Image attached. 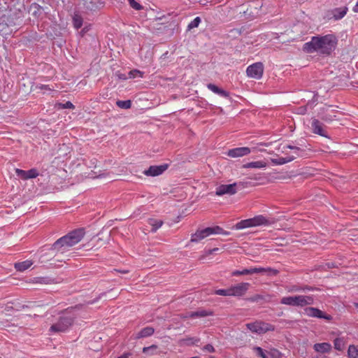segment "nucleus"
<instances>
[{
	"label": "nucleus",
	"instance_id": "nucleus-1",
	"mask_svg": "<svg viewBox=\"0 0 358 358\" xmlns=\"http://www.w3.org/2000/svg\"><path fill=\"white\" fill-rule=\"evenodd\" d=\"M336 43V38L332 34H327L323 36H313L310 41L304 44L303 50L310 53L317 52L321 54L329 55L335 49Z\"/></svg>",
	"mask_w": 358,
	"mask_h": 358
},
{
	"label": "nucleus",
	"instance_id": "nucleus-2",
	"mask_svg": "<svg viewBox=\"0 0 358 358\" xmlns=\"http://www.w3.org/2000/svg\"><path fill=\"white\" fill-rule=\"evenodd\" d=\"M85 234L83 229H79L69 233L67 235L58 239L54 244L53 248L58 251L64 250L79 243Z\"/></svg>",
	"mask_w": 358,
	"mask_h": 358
},
{
	"label": "nucleus",
	"instance_id": "nucleus-3",
	"mask_svg": "<svg viewBox=\"0 0 358 358\" xmlns=\"http://www.w3.org/2000/svg\"><path fill=\"white\" fill-rule=\"evenodd\" d=\"M72 309H67L59 316L58 320L50 328L51 333H60L66 331L73 324L74 316L71 314Z\"/></svg>",
	"mask_w": 358,
	"mask_h": 358
},
{
	"label": "nucleus",
	"instance_id": "nucleus-4",
	"mask_svg": "<svg viewBox=\"0 0 358 358\" xmlns=\"http://www.w3.org/2000/svg\"><path fill=\"white\" fill-rule=\"evenodd\" d=\"M271 222L265 216L259 215L254 217L241 220L236 224L235 229L241 230L250 227H256L260 226H268Z\"/></svg>",
	"mask_w": 358,
	"mask_h": 358
},
{
	"label": "nucleus",
	"instance_id": "nucleus-5",
	"mask_svg": "<svg viewBox=\"0 0 358 358\" xmlns=\"http://www.w3.org/2000/svg\"><path fill=\"white\" fill-rule=\"evenodd\" d=\"M314 299L312 296L306 295L284 296L280 300L282 304L299 307L312 305Z\"/></svg>",
	"mask_w": 358,
	"mask_h": 358
},
{
	"label": "nucleus",
	"instance_id": "nucleus-6",
	"mask_svg": "<svg viewBox=\"0 0 358 358\" xmlns=\"http://www.w3.org/2000/svg\"><path fill=\"white\" fill-rule=\"evenodd\" d=\"M212 234H228V233L224 231L222 228L218 226L207 227L201 230H197L192 235L190 241L191 242H199Z\"/></svg>",
	"mask_w": 358,
	"mask_h": 358
},
{
	"label": "nucleus",
	"instance_id": "nucleus-7",
	"mask_svg": "<svg viewBox=\"0 0 358 358\" xmlns=\"http://www.w3.org/2000/svg\"><path fill=\"white\" fill-rule=\"evenodd\" d=\"M245 326L252 333L257 334H263L268 331H273L275 330V327L273 325L261 320L248 323Z\"/></svg>",
	"mask_w": 358,
	"mask_h": 358
},
{
	"label": "nucleus",
	"instance_id": "nucleus-8",
	"mask_svg": "<svg viewBox=\"0 0 358 358\" xmlns=\"http://www.w3.org/2000/svg\"><path fill=\"white\" fill-rule=\"evenodd\" d=\"M264 73V65L262 62L254 63L246 69V74L249 78L259 80L262 78Z\"/></svg>",
	"mask_w": 358,
	"mask_h": 358
},
{
	"label": "nucleus",
	"instance_id": "nucleus-9",
	"mask_svg": "<svg viewBox=\"0 0 358 358\" xmlns=\"http://www.w3.org/2000/svg\"><path fill=\"white\" fill-rule=\"evenodd\" d=\"M266 272H273L274 274H276V271L271 269V268H263V267H254L245 268L242 271H234L232 272V275L237 276L241 275H250L254 273H263Z\"/></svg>",
	"mask_w": 358,
	"mask_h": 358
},
{
	"label": "nucleus",
	"instance_id": "nucleus-10",
	"mask_svg": "<svg viewBox=\"0 0 358 358\" xmlns=\"http://www.w3.org/2000/svg\"><path fill=\"white\" fill-rule=\"evenodd\" d=\"M250 287L248 282H240L229 287L231 296L240 297L243 296Z\"/></svg>",
	"mask_w": 358,
	"mask_h": 358
},
{
	"label": "nucleus",
	"instance_id": "nucleus-11",
	"mask_svg": "<svg viewBox=\"0 0 358 358\" xmlns=\"http://www.w3.org/2000/svg\"><path fill=\"white\" fill-rule=\"evenodd\" d=\"M238 183L221 185L216 188L215 194L222 196L224 194L233 195L237 192Z\"/></svg>",
	"mask_w": 358,
	"mask_h": 358
},
{
	"label": "nucleus",
	"instance_id": "nucleus-12",
	"mask_svg": "<svg viewBox=\"0 0 358 358\" xmlns=\"http://www.w3.org/2000/svg\"><path fill=\"white\" fill-rule=\"evenodd\" d=\"M250 152V148L248 147H240L229 150L227 152V155L230 157L236 158L246 156Z\"/></svg>",
	"mask_w": 358,
	"mask_h": 358
},
{
	"label": "nucleus",
	"instance_id": "nucleus-13",
	"mask_svg": "<svg viewBox=\"0 0 358 358\" xmlns=\"http://www.w3.org/2000/svg\"><path fill=\"white\" fill-rule=\"evenodd\" d=\"M253 350L262 358H278L280 355L279 352L276 350L266 351L260 347H254Z\"/></svg>",
	"mask_w": 358,
	"mask_h": 358
},
{
	"label": "nucleus",
	"instance_id": "nucleus-14",
	"mask_svg": "<svg viewBox=\"0 0 358 358\" xmlns=\"http://www.w3.org/2000/svg\"><path fill=\"white\" fill-rule=\"evenodd\" d=\"M305 313L306 315L309 317H317V318H323L327 320H329L331 319V317L330 315L324 314L322 310H319L318 308L310 307L307 308L304 310Z\"/></svg>",
	"mask_w": 358,
	"mask_h": 358
},
{
	"label": "nucleus",
	"instance_id": "nucleus-15",
	"mask_svg": "<svg viewBox=\"0 0 358 358\" xmlns=\"http://www.w3.org/2000/svg\"><path fill=\"white\" fill-rule=\"evenodd\" d=\"M311 129L314 134H318L321 136L327 137V134L324 128L323 124L318 120L313 119L311 122Z\"/></svg>",
	"mask_w": 358,
	"mask_h": 358
},
{
	"label": "nucleus",
	"instance_id": "nucleus-16",
	"mask_svg": "<svg viewBox=\"0 0 358 358\" xmlns=\"http://www.w3.org/2000/svg\"><path fill=\"white\" fill-rule=\"evenodd\" d=\"M15 173L17 176L20 177L24 180L35 178L38 176L37 170L34 169H30L29 171H24L22 169H16Z\"/></svg>",
	"mask_w": 358,
	"mask_h": 358
},
{
	"label": "nucleus",
	"instance_id": "nucleus-17",
	"mask_svg": "<svg viewBox=\"0 0 358 358\" xmlns=\"http://www.w3.org/2000/svg\"><path fill=\"white\" fill-rule=\"evenodd\" d=\"M334 110L331 109L330 106L323 108L320 112V116L322 120L325 122H331L336 117Z\"/></svg>",
	"mask_w": 358,
	"mask_h": 358
},
{
	"label": "nucleus",
	"instance_id": "nucleus-18",
	"mask_svg": "<svg viewBox=\"0 0 358 358\" xmlns=\"http://www.w3.org/2000/svg\"><path fill=\"white\" fill-rule=\"evenodd\" d=\"M166 165L151 166L148 169L144 171L146 176H157L162 174L166 169Z\"/></svg>",
	"mask_w": 358,
	"mask_h": 358
},
{
	"label": "nucleus",
	"instance_id": "nucleus-19",
	"mask_svg": "<svg viewBox=\"0 0 358 358\" xmlns=\"http://www.w3.org/2000/svg\"><path fill=\"white\" fill-rule=\"evenodd\" d=\"M314 350L320 354H326L331 352L332 347L329 343H319L313 345Z\"/></svg>",
	"mask_w": 358,
	"mask_h": 358
},
{
	"label": "nucleus",
	"instance_id": "nucleus-20",
	"mask_svg": "<svg viewBox=\"0 0 358 358\" xmlns=\"http://www.w3.org/2000/svg\"><path fill=\"white\" fill-rule=\"evenodd\" d=\"M103 6L104 3L102 0H90L87 1L85 4L86 8L92 11L99 10Z\"/></svg>",
	"mask_w": 358,
	"mask_h": 358
},
{
	"label": "nucleus",
	"instance_id": "nucleus-21",
	"mask_svg": "<svg viewBox=\"0 0 358 358\" xmlns=\"http://www.w3.org/2000/svg\"><path fill=\"white\" fill-rule=\"evenodd\" d=\"M200 341V338L197 337H186L178 341L180 346L196 345Z\"/></svg>",
	"mask_w": 358,
	"mask_h": 358
},
{
	"label": "nucleus",
	"instance_id": "nucleus-22",
	"mask_svg": "<svg viewBox=\"0 0 358 358\" xmlns=\"http://www.w3.org/2000/svg\"><path fill=\"white\" fill-rule=\"evenodd\" d=\"M348 10V7H341V8H336L331 10V13L333 15V17L334 20H341L346 15L347 12Z\"/></svg>",
	"mask_w": 358,
	"mask_h": 358
},
{
	"label": "nucleus",
	"instance_id": "nucleus-23",
	"mask_svg": "<svg viewBox=\"0 0 358 358\" xmlns=\"http://www.w3.org/2000/svg\"><path fill=\"white\" fill-rule=\"evenodd\" d=\"M266 166L267 163L264 161L251 162L243 165L244 169H264Z\"/></svg>",
	"mask_w": 358,
	"mask_h": 358
},
{
	"label": "nucleus",
	"instance_id": "nucleus-24",
	"mask_svg": "<svg viewBox=\"0 0 358 358\" xmlns=\"http://www.w3.org/2000/svg\"><path fill=\"white\" fill-rule=\"evenodd\" d=\"M155 332V329L151 327H146L142 329L135 336V338L138 339L152 336Z\"/></svg>",
	"mask_w": 358,
	"mask_h": 358
},
{
	"label": "nucleus",
	"instance_id": "nucleus-25",
	"mask_svg": "<svg viewBox=\"0 0 358 358\" xmlns=\"http://www.w3.org/2000/svg\"><path fill=\"white\" fill-rule=\"evenodd\" d=\"M213 313L210 310H200L198 311L192 312L189 313L186 317H203L207 316L213 315Z\"/></svg>",
	"mask_w": 358,
	"mask_h": 358
},
{
	"label": "nucleus",
	"instance_id": "nucleus-26",
	"mask_svg": "<svg viewBox=\"0 0 358 358\" xmlns=\"http://www.w3.org/2000/svg\"><path fill=\"white\" fill-rule=\"evenodd\" d=\"M207 87L208 90H210L215 94H219L221 96H223V97L229 96V93L227 91L219 88L217 86L215 85L214 84H211V83L208 84Z\"/></svg>",
	"mask_w": 358,
	"mask_h": 358
},
{
	"label": "nucleus",
	"instance_id": "nucleus-27",
	"mask_svg": "<svg viewBox=\"0 0 358 358\" xmlns=\"http://www.w3.org/2000/svg\"><path fill=\"white\" fill-rule=\"evenodd\" d=\"M33 264L32 261L26 260L22 262H17L15 264V268L18 271H24L29 268Z\"/></svg>",
	"mask_w": 358,
	"mask_h": 358
},
{
	"label": "nucleus",
	"instance_id": "nucleus-28",
	"mask_svg": "<svg viewBox=\"0 0 358 358\" xmlns=\"http://www.w3.org/2000/svg\"><path fill=\"white\" fill-rule=\"evenodd\" d=\"M83 19L78 13H74L73 16V25L76 29H80L83 26Z\"/></svg>",
	"mask_w": 358,
	"mask_h": 358
},
{
	"label": "nucleus",
	"instance_id": "nucleus-29",
	"mask_svg": "<svg viewBox=\"0 0 358 358\" xmlns=\"http://www.w3.org/2000/svg\"><path fill=\"white\" fill-rule=\"evenodd\" d=\"M296 158V156H291L287 157H280L278 159H273L271 161L274 164L282 165L287 162H292Z\"/></svg>",
	"mask_w": 358,
	"mask_h": 358
},
{
	"label": "nucleus",
	"instance_id": "nucleus-30",
	"mask_svg": "<svg viewBox=\"0 0 358 358\" xmlns=\"http://www.w3.org/2000/svg\"><path fill=\"white\" fill-rule=\"evenodd\" d=\"M348 358H358V345H350L348 349Z\"/></svg>",
	"mask_w": 358,
	"mask_h": 358
},
{
	"label": "nucleus",
	"instance_id": "nucleus-31",
	"mask_svg": "<svg viewBox=\"0 0 358 358\" xmlns=\"http://www.w3.org/2000/svg\"><path fill=\"white\" fill-rule=\"evenodd\" d=\"M148 223L150 226H152L151 231L152 232H155L162 227L163 222L161 220L150 219Z\"/></svg>",
	"mask_w": 358,
	"mask_h": 358
},
{
	"label": "nucleus",
	"instance_id": "nucleus-32",
	"mask_svg": "<svg viewBox=\"0 0 358 358\" xmlns=\"http://www.w3.org/2000/svg\"><path fill=\"white\" fill-rule=\"evenodd\" d=\"M157 346L156 345H152L149 347H144L143 348V352L148 355H153L156 354Z\"/></svg>",
	"mask_w": 358,
	"mask_h": 358
},
{
	"label": "nucleus",
	"instance_id": "nucleus-33",
	"mask_svg": "<svg viewBox=\"0 0 358 358\" xmlns=\"http://www.w3.org/2000/svg\"><path fill=\"white\" fill-rule=\"evenodd\" d=\"M116 104L118 107L123 109H129L131 106V102L130 100L117 101Z\"/></svg>",
	"mask_w": 358,
	"mask_h": 358
},
{
	"label": "nucleus",
	"instance_id": "nucleus-34",
	"mask_svg": "<svg viewBox=\"0 0 358 358\" xmlns=\"http://www.w3.org/2000/svg\"><path fill=\"white\" fill-rule=\"evenodd\" d=\"M201 18L199 17H195L192 21H191L188 26H187V29L188 30H191L194 28H196V27H198L199 24L201 23Z\"/></svg>",
	"mask_w": 358,
	"mask_h": 358
},
{
	"label": "nucleus",
	"instance_id": "nucleus-35",
	"mask_svg": "<svg viewBox=\"0 0 358 358\" xmlns=\"http://www.w3.org/2000/svg\"><path fill=\"white\" fill-rule=\"evenodd\" d=\"M215 294L220 296H231L230 289H220L215 291Z\"/></svg>",
	"mask_w": 358,
	"mask_h": 358
},
{
	"label": "nucleus",
	"instance_id": "nucleus-36",
	"mask_svg": "<svg viewBox=\"0 0 358 358\" xmlns=\"http://www.w3.org/2000/svg\"><path fill=\"white\" fill-rule=\"evenodd\" d=\"M143 73L136 69L131 71L129 73V78H143Z\"/></svg>",
	"mask_w": 358,
	"mask_h": 358
},
{
	"label": "nucleus",
	"instance_id": "nucleus-37",
	"mask_svg": "<svg viewBox=\"0 0 358 358\" xmlns=\"http://www.w3.org/2000/svg\"><path fill=\"white\" fill-rule=\"evenodd\" d=\"M36 90H40L45 93L46 92H51L52 89L50 87L49 85H36L35 87Z\"/></svg>",
	"mask_w": 358,
	"mask_h": 358
},
{
	"label": "nucleus",
	"instance_id": "nucleus-38",
	"mask_svg": "<svg viewBox=\"0 0 358 358\" xmlns=\"http://www.w3.org/2000/svg\"><path fill=\"white\" fill-rule=\"evenodd\" d=\"M129 5L131 8L136 10H140L142 9V6L137 3L135 0H128Z\"/></svg>",
	"mask_w": 358,
	"mask_h": 358
},
{
	"label": "nucleus",
	"instance_id": "nucleus-39",
	"mask_svg": "<svg viewBox=\"0 0 358 358\" xmlns=\"http://www.w3.org/2000/svg\"><path fill=\"white\" fill-rule=\"evenodd\" d=\"M343 345V341L341 338H336L334 340V348L338 350H341Z\"/></svg>",
	"mask_w": 358,
	"mask_h": 358
},
{
	"label": "nucleus",
	"instance_id": "nucleus-40",
	"mask_svg": "<svg viewBox=\"0 0 358 358\" xmlns=\"http://www.w3.org/2000/svg\"><path fill=\"white\" fill-rule=\"evenodd\" d=\"M59 106L61 108H74V106L71 101H66L65 103H59Z\"/></svg>",
	"mask_w": 358,
	"mask_h": 358
},
{
	"label": "nucleus",
	"instance_id": "nucleus-41",
	"mask_svg": "<svg viewBox=\"0 0 358 358\" xmlns=\"http://www.w3.org/2000/svg\"><path fill=\"white\" fill-rule=\"evenodd\" d=\"M203 350H205V351L209 352H215L214 347L212 345H210V344H208V345H205L203 347Z\"/></svg>",
	"mask_w": 358,
	"mask_h": 358
},
{
	"label": "nucleus",
	"instance_id": "nucleus-42",
	"mask_svg": "<svg viewBox=\"0 0 358 358\" xmlns=\"http://www.w3.org/2000/svg\"><path fill=\"white\" fill-rule=\"evenodd\" d=\"M287 148L289 149L293 150L294 153L296 155V157L299 155V153L300 152L299 148L295 147V146H292V145H287Z\"/></svg>",
	"mask_w": 358,
	"mask_h": 358
},
{
	"label": "nucleus",
	"instance_id": "nucleus-43",
	"mask_svg": "<svg viewBox=\"0 0 358 358\" xmlns=\"http://www.w3.org/2000/svg\"><path fill=\"white\" fill-rule=\"evenodd\" d=\"M90 29V26H85L83 29L80 31V35L83 36L86 32H87Z\"/></svg>",
	"mask_w": 358,
	"mask_h": 358
},
{
	"label": "nucleus",
	"instance_id": "nucleus-44",
	"mask_svg": "<svg viewBox=\"0 0 358 358\" xmlns=\"http://www.w3.org/2000/svg\"><path fill=\"white\" fill-rule=\"evenodd\" d=\"M302 287H293L291 289H288V292H301L302 291Z\"/></svg>",
	"mask_w": 358,
	"mask_h": 358
},
{
	"label": "nucleus",
	"instance_id": "nucleus-45",
	"mask_svg": "<svg viewBox=\"0 0 358 358\" xmlns=\"http://www.w3.org/2000/svg\"><path fill=\"white\" fill-rule=\"evenodd\" d=\"M302 291H313L315 290V289L313 287H308V286H306L304 287H302Z\"/></svg>",
	"mask_w": 358,
	"mask_h": 358
},
{
	"label": "nucleus",
	"instance_id": "nucleus-46",
	"mask_svg": "<svg viewBox=\"0 0 358 358\" xmlns=\"http://www.w3.org/2000/svg\"><path fill=\"white\" fill-rule=\"evenodd\" d=\"M131 354L129 352H125L123 355H120L117 358H128Z\"/></svg>",
	"mask_w": 358,
	"mask_h": 358
},
{
	"label": "nucleus",
	"instance_id": "nucleus-47",
	"mask_svg": "<svg viewBox=\"0 0 358 358\" xmlns=\"http://www.w3.org/2000/svg\"><path fill=\"white\" fill-rule=\"evenodd\" d=\"M352 10L355 13H358V1L356 2V4L355 5V6L352 8Z\"/></svg>",
	"mask_w": 358,
	"mask_h": 358
},
{
	"label": "nucleus",
	"instance_id": "nucleus-48",
	"mask_svg": "<svg viewBox=\"0 0 358 358\" xmlns=\"http://www.w3.org/2000/svg\"><path fill=\"white\" fill-rule=\"evenodd\" d=\"M217 250H218V248H214L213 250H209L208 253L211 254L213 251H217Z\"/></svg>",
	"mask_w": 358,
	"mask_h": 358
},
{
	"label": "nucleus",
	"instance_id": "nucleus-49",
	"mask_svg": "<svg viewBox=\"0 0 358 358\" xmlns=\"http://www.w3.org/2000/svg\"><path fill=\"white\" fill-rule=\"evenodd\" d=\"M300 110H300V113H304L306 112V108H300Z\"/></svg>",
	"mask_w": 358,
	"mask_h": 358
},
{
	"label": "nucleus",
	"instance_id": "nucleus-50",
	"mask_svg": "<svg viewBox=\"0 0 358 358\" xmlns=\"http://www.w3.org/2000/svg\"><path fill=\"white\" fill-rule=\"evenodd\" d=\"M261 145H265V146H268V144H267V143H262Z\"/></svg>",
	"mask_w": 358,
	"mask_h": 358
},
{
	"label": "nucleus",
	"instance_id": "nucleus-51",
	"mask_svg": "<svg viewBox=\"0 0 358 358\" xmlns=\"http://www.w3.org/2000/svg\"><path fill=\"white\" fill-rule=\"evenodd\" d=\"M190 358H200L199 357H192Z\"/></svg>",
	"mask_w": 358,
	"mask_h": 358
},
{
	"label": "nucleus",
	"instance_id": "nucleus-52",
	"mask_svg": "<svg viewBox=\"0 0 358 358\" xmlns=\"http://www.w3.org/2000/svg\"><path fill=\"white\" fill-rule=\"evenodd\" d=\"M357 307H358V303H357Z\"/></svg>",
	"mask_w": 358,
	"mask_h": 358
}]
</instances>
